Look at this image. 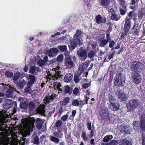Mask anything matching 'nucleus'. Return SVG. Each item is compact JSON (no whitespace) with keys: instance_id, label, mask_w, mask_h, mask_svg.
Returning <instances> with one entry per match:
<instances>
[{"instance_id":"obj_1","label":"nucleus","mask_w":145,"mask_h":145,"mask_svg":"<svg viewBox=\"0 0 145 145\" xmlns=\"http://www.w3.org/2000/svg\"><path fill=\"white\" fill-rule=\"evenodd\" d=\"M7 89L6 95L8 97H12L13 95L14 91H16L18 93L20 92L17 91L16 89L10 85L9 84H5L4 83L0 84V91H4Z\"/></svg>"},{"instance_id":"obj_2","label":"nucleus","mask_w":145,"mask_h":145,"mask_svg":"<svg viewBox=\"0 0 145 145\" xmlns=\"http://www.w3.org/2000/svg\"><path fill=\"white\" fill-rule=\"evenodd\" d=\"M85 35L84 33L79 29L76 31V33L74 35L73 40H71L70 42V44L73 49H74L77 45L80 44V40L79 38L82 37V36Z\"/></svg>"},{"instance_id":"obj_3","label":"nucleus","mask_w":145,"mask_h":145,"mask_svg":"<svg viewBox=\"0 0 145 145\" xmlns=\"http://www.w3.org/2000/svg\"><path fill=\"white\" fill-rule=\"evenodd\" d=\"M0 131V144L1 145H11L12 139L8 137L7 133L3 131Z\"/></svg>"},{"instance_id":"obj_4","label":"nucleus","mask_w":145,"mask_h":145,"mask_svg":"<svg viewBox=\"0 0 145 145\" xmlns=\"http://www.w3.org/2000/svg\"><path fill=\"white\" fill-rule=\"evenodd\" d=\"M60 67L59 66H57L56 68H53L52 70L53 71H55V73L54 74L52 75L51 73L47 74V78L48 79L53 80H57L58 78L62 76L61 74V72L59 70Z\"/></svg>"},{"instance_id":"obj_5","label":"nucleus","mask_w":145,"mask_h":145,"mask_svg":"<svg viewBox=\"0 0 145 145\" xmlns=\"http://www.w3.org/2000/svg\"><path fill=\"white\" fill-rule=\"evenodd\" d=\"M125 78L121 74L119 73L117 74L114 79V84L116 86H122L124 84Z\"/></svg>"},{"instance_id":"obj_6","label":"nucleus","mask_w":145,"mask_h":145,"mask_svg":"<svg viewBox=\"0 0 145 145\" xmlns=\"http://www.w3.org/2000/svg\"><path fill=\"white\" fill-rule=\"evenodd\" d=\"M144 67L143 64L138 61L132 62L130 66L131 70L133 72H139Z\"/></svg>"},{"instance_id":"obj_7","label":"nucleus","mask_w":145,"mask_h":145,"mask_svg":"<svg viewBox=\"0 0 145 145\" xmlns=\"http://www.w3.org/2000/svg\"><path fill=\"white\" fill-rule=\"evenodd\" d=\"M139 101L137 99H133L130 100L129 103L127 104L128 110L131 111L137 108L140 105Z\"/></svg>"},{"instance_id":"obj_8","label":"nucleus","mask_w":145,"mask_h":145,"mask_svg":"<svg viewBox=\"0 0 145 145\" xmlns=\"http://www.w3.org/2000/svg\"><path fill=\"white\" fill-rule=\"evenodd\" d=\"M34 123L33 120H28L26 121L23 124L24 131L25 132H32L34 127Z\"/></svg>"},{"instance_id":"obj_9","label":"nucleus","mask_w":145,"mask_h":145,"mask_svg":"<svg viewBox=\"0 0 145 145\" xmlns=\"http://www.w3.org/2000/svg\"><path fill=\"white\" fill-rule=\"evenodd\" d=\"M77 54L82 61L85 60L87 58V50L84 48L81 47L77 50Z\"/></svg>"},{"instance_id":"obj_10","label":"nucleus","mask_w":145,"mask_h":145,"mask_svg":"<svg viewBox=\"0 0 145 145\" xmlns=\"http://www.w3.org/2000/svg\"><path fill=\"white\" fill-rule=\"evenodd\" d=\"M99 115L104 119H107L109 118V112L107 108H104L102 109L99 112Z\"/></svg>"},{"instance_id":"obj_11","label":"nucleus","mask_w":145,"mask_h":145,"mask_svg":"<svg viewBox=\"0 0 145 145\" xmlns=\"http://www.w3.org/2000/svg\"><path fill=\"white\" fill-rule=\"evenodd\" d=\"M131 20L128 19L127 17H126L125 19V24L124 28L125 29L124 33L125 35L127 34L130 29Z\"/></svg>"},{"instance_id":"obj_12","label":"nucleus","mask_w":145,"mask_h":145,"mask_svg":"<svg viewBox=\"0 0 145 145\" xmlns=\"http://www.w3.org/2000/svg\"><path fill=\"white\" fill-rule=\"evenodd\" d=\"M64 63L68 69L72 68L74 65L73 61L70 58H65Z\"/></svg>"},{"instance_id":"obj_13","label":"nucleus","mask_w":145,"mask_h":145,"mask_svg":"<svg viewBox=\"0 0 145 145\" xmlns=\"http://www.w3.org/2000/svg\"><path fill=\"white\" fill-rule=\"evenodd\" d=\"M26 77L28 81L27 84V85L29 86H32L35 81L36 78L35 76L32 75L27 74L26 75Z\"/></svg>"},{"instance_id":"obj_14","label":"nucleus","mask_w":145,"mask_h":145,"mask_svg":"<svg viewBox=\"0 0 145 145\" xmlns=\"http://www.w3.org/2000/svg\"><path fill=\"white\" fill-rule=\"evenodd\" d=\"M140 127L142 131H145V113L142 114L140 115Z\"/></svg>"},{"instance_id":"obj_15","label":"nucleus","mask_w":145,"mask_h":145,"mask_svg":"<svg viewBox=\"0 0 145 145\" xmlns=\"http://www.w3.org/2000/svg\"><path fill=\"white\" fill-rule=\"evenodd\" d=\"M141 78V76L138 73L133 74L132 76L133 81L136 84H138L140 82Z\"/></svg>"},{"instance_id":"obj_16","label":"nucleus","mask_w":145,"mask_h":145,"mask_svg":"<svg viewBox=\"0 0 145 145\" xmlns=\"http://www.w3.org/2000/svg\"><path fill=\"white\" fill-rule=\"evenodd\" d=\"M13 101L10 99H6L3 104V107L5 109H8L12 106Z\"/></svg>"},{"instance_id":"obj_17","label":"nucleus","mask_w":145,"mask_h":145,"mask_svg":"<svg viewBox=\"0 0 145 145\" xmlns=\"http://www.w3.org/2000/svg\"><path fill=\"white\" fill-rule=\"evenodd\" d=\"M116 94L118 96V98L122 101H125L127 98V96L119 90L117 91Z\"/></svg>"},{"instance_id":"obj_18","label":"nucleus","mask_w":145,"mask_h":145,"mask_svg":"<svg viewBox=\"0 0 145 145\" xmlns=\"http://www.w3.org/2000/svg\"><path fill=\"white\" fill-rule=\"evenodd\" d=\"M58 52V49L56 48H51L47 52V54L49 57H52L56 55Z\"/></svg>"},{"instance_id":"obj_19","label":"nucleus","mask_w":145,"mask_h":145,"mask_svg":"<svg viewBox=\"0 0 145 145\" xmlns=\"http://www.w3.org/2000/svg\"><path fill=\"white\" fill-rule=\"evenodd\" d=\"M108 108L112 110L115 111L119 109L120 105L118 102L110 104L108 105Z\"/></svg>"},{"instance_id":"obj_20","label":"nucleus","mask_w":145,"mask_h":145,"mask_svg":"<svg viewBox=\"0 0 145 145\" xmlns=\"http://www.w3.org/2000/svg\"><path fill=\"white\" fill-rule=\"evenodd\" d=\"M57 95L54 93H53L50 96H48L46 97V99L44 100V103L45 104H48L53 101L54 99L57 97Z\"/></svg>"},{"instance_id":"obj_21","label":"nucleus","mask_w":145,"mask_h":145,"mask_svg":"<svg viewBox=\"0 0 145 145\" xmlns=\"http://www.w3.org/2000/svg\"><path fill=\"white\" fill-rule=\"evenodd\" d=\"M72 105L75 106H78L80 107H82L84 105L83 102L80 99H75L73 100L72 102Z\"/></svg>"},{"instance_id":"obj_22","label":"nucleus","mask_w":145,"mask_h":145,"mask_svg":"<svg viewBox=\"0 0 145 145\" xmlns=\"http://www.w3.org/2000/svg\"><path fill=\"white\" fill-rule=\"evenodd\" d=\"M73 77V74L67 73L64 77V81L66 83L69 82L72 79Z\"/></svg>"},{"instance_id":"obj_23","label":"nucleus","mask_w":145,"mask_h":145,"mask_svg":"<svg viewBox=\"0 0 145 145\" xmlns=\"http://www.w3.org/2000/svg\"><path fill=\"white\" fill-rule=\"evenodd\" d=\"M63 129L62 128L59 129L57 131L54 132L53 133L54 135L59 138H61L63 136V134L61 132Z\"/></svg>"},{"instance_id":"obj_24","label":"nucleus","mask_w":145,"mask_h":145,"mask_svg":"<svg viewBox=\"0 0 145 145\" xmlns=\"http://www.w3.org/2000/svg\"><path fill=\"white\" fill-rule=\"evenodd\" d=\"M138 26V24L136 23H135L133 27V29L134 30L133 31V34L134 35L138 36L139 35V30L137 28Z\"/></svg>"},{"instance_id":"obj_25","label":"nucleus","mask_w":145,"mask_h":145,"mask_svg":"<svg viewBox=\"0 0 145 145\" xmlns=\"http://www.w3.org/2000/svg\"><path fill=\"white\" fill-rule=\"evenodd\" d=\"M98 2L101 6H108L110 3V0H98Z\"/></svg>"},{"instance_id":"obj_26","label":"nucleus","mask_w":145,"mask_h":145,"mask_svg":"<svg viewBox=\"0 0 145 145\" xmlns=\"http://www.w3.org/2000/svg\"><path fill=\"white\" fill-rule=\"evenodd\" d=\"M119 144L120 145H132L131 141L125 139H121L119 140Z\"/></svg>"},{"instance_id":"obj_27","label":"nucleus","mask_w":145,"mask_h":145,"mask_svg":"<svg viewBox=\"0 0 145 145\" xmlns=\"http://www.w3.org/2000/svg\"><path fill=\"white\" fill-rule=\"evenodd\" d=\"M120 14L124 16L127 10L126 5H120Z\"/></svg>"},{"instance_id":"obj_28","label":"nucleus","mask_w":145,"mask_h":145,"mask_svg":"<svg viewBox=\"0 0 145 145\" xmlns=\"http://www.w3.org/2000/svg\"><path fill=\"white\" fill-rule=\"evenodd\" d=\"M63 90L64 92L66 94H68L69 95L71 94L72 92V89L68 85H66L64 86Z\"/></svg>"},{"instance_id":"obj_29","label":"nucleus","mask_w":145,"mask_h":145,"mask_svg":"<svg viewBox=\"0 0 145 145\" xmlns=\"http://www.w3.org/2000/svg\"><path fill=\"white\" fill-rule=\"evenodd\" d=\"M95 20L97 23L100 24L104 22L105 20L103 19L102 16L101 15L99 14L96 16Z\"/></svg>"},{"instance_id":"obj_30","label":"nucleus","mask_w":145,"mask_h":145,"mask_svg":"<svg viewBox=\"0 0 145 145\" xmlns=\"http://www.w3.org/2000/svg\"><path fill=\"white\" fill-rule=\"evenodd\" d=\"M130 131L129 127L126 126H123L121 130V132L126 135L129 134L130 133Z\"/></svg>"},{"instance_id":"obj_31","label":"nucleus","mask_w":145,"mask_h":145,"mask_svg":"<svg viewBox=\"0 0 145 145\" xmlns=\"http://www.w3.org/2000/svg\"><path fill=\"white\" fill-rule=\"evenodd\" d=\"M45 106L44 105H40L37 109L38 112L40 114L43 115L45 112Z\"/></svg>"},{"instance_id":"obj_32","label":"nucleus","mask_w":145,"mask_h":145,"mask_svg":"<svg viewBox=\"0 0 145 145\" xmlns=\"http://www.w3.org/2000/svg\"><path fill=\"white\" fill-rule=\"evenodd\" d=\"M54 89L57 90L58 91V93H59L60 91H62V89L60 88V87L61 86V84L59 83L54 82Z\"/></svg>"},{"instance_id":"obj_33","label":"nucleus","mask_w":145,"mask_h":145,"mask_svg":"<svg viewBox=\"0 0 145 145\" xmlns=\"http://www.w3.org/2000/svg\"><path fill=\"white\" fill-rule=\"evenodd\" d=\"M138 20H141L145 15V10L144 8H141L138 14Z\"/></svg>"},{"instance_id":"obj_34","label":"nucleus","mask_w":145,"mask_h":145,"mask_svg":"<svg viewBox=\"0 0 145 145\" xmlns=\"http://www.w3.org/2000/svg\"><path fill=\"white\" fill-rule=\"evenodd\" d=\"M81 75L78 74H75L74 77V80L76 84H78L82 80Z\"/></svg>"},{"instance_id":"obj_35","label":"nucleus","mask_w":145,"mask_h":145,"mask_svg":"<svg viewBox=\"0 0 145 145\" xmlns=\"http://www.w3.org/2000/svg\"><path fill=\"white\" fill-rule=\"evenodd\" d=\"M99 41L100 42L99 46L101 47H104L107 44L108 42L105 39H99Z\"/></svg>"},{"instance_id":"obj_36","label":"nucleus","mask_w":145,"mask_h":145,"mask_svg":"<svg viewBox=\"0 0 145 145\" xmlns=\"http://www.w3.org/2000/svg\"><path fill=\"white\" fill-rule=\"evenodd\" d=\"M85 70V68L84 67V64L82 63L80 65L78 70V74L81 75L82 73Z\"/></svg>"},{"instance_id":"obj_37","label":"nucleus","mask_w":145,"mask_h":145,"mask_svg":"<svg viewBox=\"0 0 145 145\" xmlns=\"http://www.w3.org/2000/svg\"><path fill=\"white\" fill-rule=\"evenodd\" d=\"M120 18V16L119 15L116 14L114 13L111 15L110 17V19L112 20L117 21Z\"/></svg>"},{"instance_id":"obj_38","label":"nucleus","mask_w":145,"mask_h":145,"mask_svg":"<svg viewBox=\"0 0 145 145\" xmlns=\"http://www.w3.org/2000/svg\"><path fill=\"white\" fill-rule=\"evenodd\" d=\"M37 127L38 129H40L42 128L43 123L42 121L39 119H37Z\"/></svg>"},{"instance_id":"obj_39","label":"nucleus","mask_w":145,"mask_h":145,"mask_svg":"<svg viewBox=\"0 0 145 145\" xmlns=\"http://www.w3.org/2000/svg\"><path fill=\"white\" fill-rule=\"evenodd\" d=\"M25 84V81L24 79H21L20 81L18 86L21 88H22Z\"/></svg>"},{"instance_id":"obj_40","label":"nucleus","mask_w":145,"mask_h":145,"mask_svg":"<svg viewBox=\"0 0 145 145\" xmlns=\"http://www.w3.org/2000/svg\"><path fill=\"white\" fill-rule=\"evenodd\" d=\"M49 138L51 141L56 144L58 143L60 141L58 138L52 135L50 136Z\"/></svg>"},{"instance_id":"obj_41","label":"nucleus","mask_w":145,"mask_h":145,"mask_svg":"<svg viewBox=\"0 0 145 145\" xmlns=\"http://www.w3.org/2000/svg\"><path fill=\"white\" fill-rule=\"evenodd\" d=\"M138 121H134L133 122V129L136 131V132H138L140 130L138 126Z\"/></svg>"},{"instance_id":"obj_42","label":"nucleus","mask_w":145,"mask_h":145,"mask_svg":"<svg viewBox=\"0 0 145 145\" xmlns=\"http://www.w3.org/2000/svg\"><path fill=\"white\" fill-rule=\"evenodd\" d=\"M113 138V136L111 135H108L105 136L103 140V141L106 142L111 140Z\"/></svg>"},{"instance_id":"obj_43","label":"nucleus","mask_w":145,"mask_h":145,"mask_svg":"<svg viewBox=\"0 0 145 145\" xmlns=\"http://www.w3.org/2000/svg\"><path fill=\"white\" fill-rule=\"evenodd\" d=\"M109 101L110 104L113 103L117 102H116V99L114 95H111L109 97Z\"/></svg>"},{"instance_id":"obj_44","label":"nucleus","mask_w":145,"mask_h":145,"mask_svg":"<svg viewBox=\"0 0 145 145\" xmlns=\"http://www.w3.org/2000/svg\"><path fill=\"white\" fill-rule=\"evenodd\" d=\"M28 106V105L27 103L26 102H22L20 105V107L22 109H26Z\"/></svg>"},{"instance_id":"obj_45","label":"nucleus","mask_w":145,"mask_h":145,"mask_svg":"<svg viewBox=\"0 0 145 145\" xmlns=\"http://www.w3.org/2000/svg\"><path fill=\"white\" fill-rule=\"evenodd\" d=\"M58 48L61 52H64L67 49V47L65 45L59 46Z\"/></svg>"},{"instance_id":"obj_46","label":"nucleus","mask_w":145,"mask_h":145,"mask_svg":"<svg viewBox=\"0 0 145 145\" xmlns=\"http://www.w3.org/2000/svg\"><path fill=\"white\" fill-rule=\"evenodd\" d=\"M70 100L69 98L67 97L65 98L63 100L62 102V105L63 106H65L68 103Z\"/></svg>"},{"instance_id":"obj_47","label":"nucleus","mask_w":145,"mask_h":145,"mask_svg":"<svg viewBox=\"0 0 145 145\" xmlns=\"http://www.w3.org/2000/svg\"><path fill=\"white\" fill-rule=\"evenodd\" d=\"M37 63L39 66L42 67L45 65V62L43 60L40 59L38 61Z\"/></svg>"},{"instance_id":"obj_48","label":"nucleus","mask_w":145,"mask_h":145,"mask_svg":"<svg viewBox=\"0 0 145 145\" xmlns=\"http://www.w3.org/2000/svg\"><path fill=\"white\" fill-rule=\"evenodd\" d=\"M86 125L87 126V128L89 130H92L93 129L94 126L93 125L91 126V123L90 121H87Z\"/></svg>"},{"instance_id":"obj_49","label":"nucleus","mask_w":145,"mask_h":145,"mask_svg":"<svg viewBox=\"0 0 145 145\" xmlns=\"http://www.w3.org/2000/svg\"><path fill=\"white\" fill-rule=\"evenodd\" d=\"M95 54V52L93 51H91L89 52L88 54V57L90 58H93Z\"/></svg>"},{"instance_id":"obj_50","label":"nucleus","mask_w":145,"mask_h":145,"mask_svg":"<svg viewBox=\"0 0 145 145\" xmlns=\"http://www.w3.org/2000/svg\"><path fill=\"white\" fill-rule=\"evenodd\" d=\"M39 138L37 135L33 138V143L35 144H37L39 143Z\"/></svg>"},{"instance_id":"obj_51","label":"nucleus","mask_w":145,"mask_h":145,"mask_svg":"<svg viewBox=\"0 0 145 145\" xmlns=\"http://www.w3.org/2000/svg\"><path fill=\"white\" fill-rule=\"evenodd\" d=\"M4 117L0 115V127H2L5 121Z\"/></svg>"},{"instance_id":"obj_52","label":"nucleus","mask_w":145,"mask_h":145,"mask_svg":"<svg viewBox=\"0 0 145 145\" xmlns=\"http://www.w3.org/2000/svg\"><path fill=\"white\" fill-rule=\"evenodd\" d=\"M36 68L37 67L35 66H31L29 69V72L33 74L35 72Z\"/></svg>"},{"instance_id":"obj_53","label":"nucleus","mask_w":145,"mask_h":145,"mask_svg":"<svg viewBox=\"0 0 145 145\" xmlns=\"http://www.w3.org/2000/svg\"><path fill=\"white\" fill-rule=\"evenodd\" d=\"M88 94L86 95L85 96V100H85V101L83 102L84 103V104H88V100L89 99V93L88 92Z\"/></svg>"},{"instance_id":"obj_54","label":"nucleus","mask_w":145,"mask_h":145,"mask_svg":"<svg viewBox=\"0 0 145 145\" xmlns=\"http://www.w3.org/2000/svg\"><path fill=\"white\" fill-rule=\"evenodd\" d=\"M35 103L32 102H31L29 104V108L30 111L32 110L35 108Z\"/></svg>"},{"instance_id":"obj_55","label":"nucleus","mask_w":145,"mask_h":145,"mask_svg":"<svg viewBox=\"0 0 145 145\" xmlns=\"http://www.w3.org/2000/svg\"><path fill=\"white\" fill-rule=\"evenodd\" d=\"M117 144V141L115 140H112L110 142L107 144H103L101 145H116Z\"/></svg>"},{"instance_id":"obj_56","label":"nucleus","mask_w":145,"mask_h":145,"mask_svg":"<svg viewBox=\"0 0 145 145\" xmlns=\"http://www.w3.org/2000/svg\"><path fill=\"white\" fill-rule=\"evenodd\" d=\"M62 122L60 120L57 121L56 122L55 125L56 127L58 128L60 127L62 125Z\"/></svg>"},{"instance_id":"obj_57","label":"nucleus","mask_w":145,"mask_h":145,"mask_svg":"<svg viewBox=\"0 0 145 145\" xmlns=\"http://www.w3.org/2000/svg\"><path fill=\"white\" fill-rule=\"evenodd\" d=\"M134 14V11H132L129 12L128 13V16H127L126 17H127L128 19L130 20H131L132 17L133 16V15Z\"/></svg>"},{"instance_id":"obj_58","label":"nucleus","mask_w":145,"mask_h":145,"mask_svg":"<svg viewBox=\"0 0 145 145\" xmlns=\"http://www.w3.org/2000/svg\"><path fill=\"white\" fill-rule=\"evenodd\" d=\"M79 92V88L75 87L73 90V93L74 95H77Z\"/></svg>"},{"instance_id":"obj_59","label":"nucleus","mask_w":145,"mask_h":145,"mask_svg":"<svg viewBox=\"0 0 145 145\" xmlns=\"http://www.w3.org/2000/svg\"><path fill=\"white\" fill-rule=\"evenodd\" d=\"M68 114L69 113L68 112L66 114L64 115L63 116H62L61 118V120L63 121H66L67 120L69 115Z\"/></svg>"},{"instance_id":"obj_60","label":"nucleus","mask_w":145,"mask_h":145,"mask_svg":"<svg viewBox=\"0 0 145 145\" xmlns=\"http://www.w3.org/2000/svg\"><path fill=\"white\" fill-rule=\"evenodd\" d=\"M82 137L84 140H87L88 139V137L87 136L86 133L85 132H82Z\"/></svg>"},{"instance_id":"obj_61","label":"nucleus","mask_w":145,"mask_h":145,"mask_svg":"<svg viewBox=\"0 0 145 145\" xmlns=\"http://www.w3.org/2000/svg\"><path fill=\"white\" fill-rule=\"evenodd\" d=\"M63 56L62 55H59L57 57V59L58 62L62 61H63Z\"/></svg>"},{"instance_id":"obj_62","label":"nucleus","mask_w":145,"mask_h":145,"mask_svg":"<svg viewBox=\"0 0 145 145\" xmlns=\"http://www.w3.org/2000/svg\"><path fill=\"white\" fill-rule=\"evenodd\" d=\"M5 75L6 76L11 77L13 76V74L11 72L7 71L5 73Z\"/></svg>"},{"instance_id":"obj_63","label":"nucleus","mask_w":145,"mask_h":145,"mask_svg":"<svg viewBox=\"0 0 145 145\" xmlns=\"http://www.w3.org/2000/svg\"><path fill=\"white\" fill-rule=\"evenodd\" d=\"M20 74L19 73H16L15 74L13 77V79L15 80H16L20 77Z\"/></svg>"},{"instance_id":"obj_64","label":"nucleus","mask_w":145,"mask_h":145,"mask_svg":"<svg viewBox=\"0 0 145 145\" xmlns=\"http://www.w3.org/2000/svg\"><path fill=\"white\" fill-rule=\"evenodd\" d=\"M107 24L109 26V29H111L112 27V23L110 21L108 20L107 21Z\"/></svg>"}]
</instances>
